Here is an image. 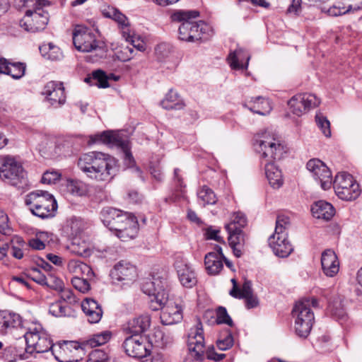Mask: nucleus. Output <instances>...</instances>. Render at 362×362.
<instances>
[{
  "label": "nucleus",
  "mask_w": 362,
  "mask_h": 362,
  "mask_svg": "<svg viewBox=\"0 0 362 362\" xmlns=\"http://www.w3.org/2000/svg\"><path fill=\"white\" fill-rule=\"evenodd\" d=\"M255 145L261 153L260 163L264 166L269 185L274 189H279L283 185L284 179L281 170L275 164V161L284 157L286 153V147L279 139L269 132H265L259 139H257Z\"/></svg>",
  "instance_id": "nucleus-1"
},
{
  "label": "nucleus",
  "mask_w": 362,
  "mask_h": 362,
  "mask_svg": "<svg viewBox=\"0 0 362 362\" xmlns=\"http://www.w3.org/2000/svg\"><path fill=\"white\" fill-rule=\"evenodd\" d=\"M78 167L87 177L98 182L110 181L118 170L117 160L100 151H91L80 156Z\"/></svg>",
  "instance_id": "nucleus-2"
},
{
  "label": "nucleus",
  "mask_w": 362,
  "mask_h": 362,
  "mask_svg": "<svg viewBox=\"0 0 362 362\" xmlns=\"http://www.w3.org/2000/svg\"><path fill=\"white\" fill-rule=\"evenodd\" d=\"M197 11H179L175 12L171 18L173 21L181 22L179 27V38L183 41L194 42L205 38L211 31L209 25L202 21H194L199 16Z\"/></svg>",
  "instance_id": "nucleus-3"
},
{
  "label": "nucleus",
  "mask_w": 362,
  "mask_h": 362,
  "mask_svg": "<svg viewBox=\"0 0 362 362\" xmlns=\"http://www.w3.org/2000/svg\"><path fill=\"white\" fill-rule=\"evenodd\" d=\"M45 0H19L22 6L26 8L24 17L21 20V28L30 33H37L43 30L49 21L48 13L44 11L41 6Z\"/></svg>",
  "instance_id": "nucleus-4"
},
{
  "label": "nucleus",
  "mask_w": 362,
  "mask_h": 362,
  "mask_svg": "<svg viewBox=\"0 0 362 362\" xmlns=\"http://www.w3.org/2000/svg\"><path fill=\"white\" fill-rule=\"evenodd\" d=\"M318 307L316 298H303L297 302L292 310L296 334L301 338H306L312 329L315 317L311 308Z\"/></svg>",
  "instance_id": "nucleus-5"
},
{
  "label": "nucleus",
  "mask_w": 362,
  "mask_h": 362,
  "mask_svg": "<svg viewBox=\"0 0 362 362\" xmlns=\"http://www.w3.org/2000/svg\"><path fill=\"white\" fill-rule=\"evenodd\" d=\"M25 202L33 215L42 219L54 216L57 209L55 199L47 191L36 190L29 193Z\"/></svg>",
  "instance_id": "nucleus-6"
},
{
  "label": "nucleus",
  "mask_w": 362,
  "mask_h": 362,
  "mask_svg": "<svg viewBox=\"0 0 362 362\" xmlns=\"http://www.w3.org/2000/svg\"><path fill=\"white\" fill-rule=\"evenodd\" d=\"M187 345L189 351L197 360H203L205 354L208 359L216 361H219L225 357V354H217L213 349L206 350L202 324L199 319L189 330Z\"/></svg>",
  "instance_id": "nucleus-7"
},
{
  "label": "nucleus",
  "mask_w": 362,
  "mask_h": 362,
  "mask_svg": "<svg viewBox=\"0 0 362 362\" xmlns=\"http://www.w3.org/2000/svg\"><path fill=\"white\" fill-rule=\"evenodd\" d=\"M99 142L111 146L120 148L124 155V165L128 168L134 166L135 160L130 152L129 139L123 133L115 131H107L90 136L89 144Z\"/></svg>",
  "instance_id": "nucleus-8"
},
{
  "label": "nucleus",
  "mask_w": 362,
  "mask_h": 362,
  "mask_svg": "<svg viewBox=\"0 0 362 362\" xmlns=\"http://www.w3.org/2000/svg\"><path fill=\"white\" fill-rule=\"evenodd\" d=\"M73 43L76 49L83 52H95L97 58L105 54L104 43L96 39L95 34L87 28L76 26L73 32ZM98 60L93 59V62Z\"/></svg>",
  "instance_id": "nucleus-9"
},
{
  "label": "nucleus",
  "mask_w": 362,
  "mask_h": 362,
  "mask_svg": "<svg viewBox=\"0 0 362 362\" xmlns=\"http://www.w3.org/2000/svg\"><path fill=\"white\" fill-rule=\"evenodd\" d=\"M0 177L18 188L27 185L26 173L22 165L11 156H4L0 159Z\"/></svg>",
  "instance_id": "nucleus-10"
},
{
  "label": "nucleus",
  "mask_w": 362,
  "mask_h": 362,
  "mask_svg": "<svg viewBox=\"0 0 362 362\" xmlns=\"http://www.w3.org/2000/svg\"><path fill=\"white\" fill-rule=\"evenodd\" d=\"M166 287L165 279L160 276H152L144 282L142 290L151 297L150 307L153 310H159L167 302L168 293Z\"/></svg>",
  "instance_id": "nucleus-11"
},
{
  "label": "nucleus",
  "mask_w": 362,
  "mask_h": 362,
  "mask_svg": "<svg viewBox=\"0 0 362 362\" xmlns=\"http://www.w3.org/2000/svg\"><path fill=\"white\" fill-rule=\"evenodd\" d=\"M25 339L30 356L47 352L53 346L48 334L40 325L30 328L25 334Z\"/></svg>",
  "instance_id": "nucleus-12"
},
{
  "label": "nucleus",
  "mask_w": 362,
  "mask_h": 362,
  "mask_svg": "<svg viewBox=\"0 0 362 362\" xmlns=\"http://www.w3.org/2000/svg\"><path fill=\"white\" fill-rule=\"evenodd\" d=\"M72 144L71 138L45 136L39 144V151L45 158H56L68 153Z\"/></svg>",
  "instance_id": "nucleus-13"
},
{
  "label": "nucleus",
  "mask_w": 362,
  "mask_h": 362,
  "mask_svg": "<svg viewBox=\"0 0 362 362\" xmlns=\"http://www.w3.org/2000/svg\"><path fill=\"white\" fill-rule=\"evenodd\" d=\"M332 185L339 198L346 201L356 199L361 194L359 185L346 173H339L335 176Z\"/></svg>",
  "instance_id": "nucleus-14"
},
{
  "label": "nucleus",
  "mask_w": 362,
  "mask_h": 362,
  "mask_svg": "<svg viewBox=\"0 0 362 362\" xmlns=\"http://www.w3.org/2000/svg\"><path fill=\"white\" fill-rule=\"evenodd\" d=\"M126 354L133 358H144L150 355L152 345L140 335L130 336L123 342Z\"/></svg>",
  "instance_id": "nucleus-15"
},
{
  "label": "nucleus",
  "mask_w": 362,
  "mask_h": 362,
  "mask_svg": "<svg viewBox=\"0 0 362 362\" xmlns=\"http://www.w3.org/2000/svg\"><path fill=\"white\" fill-rule=\"evenodd\" d=\"M306 167L313 178L320 184L322 189L327 190L332 187V173L322 161L316 158L311 159L307 163Z\"/></svg>",
  "instance_id": "nucleus-16"
},
{
  "label": "nucleus",
  "mask_w": 362,
  "mask_h": 362,
  "mask_svg": "<svg viewBox=\"0 0 362 362\" xmlns=\"http://www.w3.org/2000/svg\"><path fill=\"white\" fill-rule=\"evenodd\" d=\"M80 345L75 341H64L53 344L52 354L60 362H71L75 360L76 353L80 351Z\"/></svg>",
  "instance_id": "nucleus-17"
},
{
  "label": "nucleus",
  "mask_w": 362,
  "mask_h": 362,
  "mask_svg": "<svg viewBox=\"0 0 362 362\" xmlns=\"http://www.w3.org/2000/svg\"><path fill=\"white\" fill-rule=\"evenodd\" d=\"M42 93L49 104L54 108L60 107L66 102L64 88L61 82L49 81L47 83Z\"/></svg>",
  "instance_id": "nucleus-18"
},
{
  "label": "nucleus",
  "mask_w": 362,
  "mask_h": 362,
  "mask_svg": "<svg viewBox=\"0 0 362 362\" xmlns=\"http://www.w3.org/2000/svg\"><path fill=\"white\" fill-rule=\"evenodd\" d=\"M160 309L161 310L160 320L163 325H174L180 322L182 319V308L168 298Z\"/></svg>",
  "instance_id": "nucleus-19"
},
{
  "label": "nucleus",
  "mask_w": 362,
  "mask_h": 362,
  "mask_svg": "<svg viewBox=\"0 0 362 362\" xmlns=\"http://www.w3.org/2000/svg\"><path fill=\"white\" fill-rule=\"evenodd\" d=\"M179 281L186 288L196 285L197 280L194 269L182 258H177L174 264Z\"/></svg>",
  "instance_id": "nucleus-20"
},
{
  "label": "nucleus",
  "mask_w": 362,
  "mask_h": 362,
  "mask_svg": "<svg viewBox=\"0 0 362 362\" xmlns=\"http://www.w3.org/2000/svg\"><path fill=\"white\" fill-rule=\"evenodd\" d=\"M110 276L113 280L133 281L136 277V267L130 262L122 260L115 265Z\"/></svg>",
  "instance_id": "nucleus-21"
},
{
  "label": "nucleus",
  "mask_w": 362,
  "mask_h": 362,
  "mask_svg": "<svg viewBox=\"0 0 362 362\" xmlns=\"http://www.w3.org/2000/svg\"><path fill=\"white\" fill-rule=\"evenodd\" d=\"M269 245L274 254L280 257H288L293 250L287 239V233H273L269 238Z\"/></svg>",
  "instance_id": "nucleus-22"
},
{
  "label": "nucleus",
  "mask_w": 362,
  "mask_h": 362,
  "mask_svg": "<svg viewBox=\"0 0 362 362\" xmlns=\"http://www.w3.org/2000/svg\"><path fill=\"white\" fill-rule=\"evenodd\" d=\"M223 258L225 256L222 248L219 245H215L213 252H208L204 257V264L209 274L216 275L219 274L223 267Z\"/></svg>",
  "instance_id": "nucleus-23"
},
{
  "label": "nucleus",
  "mask_w": 362,
  "mask_h": 362,
  "mask_svg": "<svg viewBox=\"0 0 362 362\" xmlns=\"http://www.w3.org/2000/svg\"><path fill=\"white\" fill-rule=\"evenodd\" d=\"M122 218L124 221L115 230L116 235L122 241L135 238L138 232V223L136 217L129 214L127 216H122Z\"/></svg>",
  "instance_id": "nucleus-24"
},
{
  "label": "nucleus",
  "mask_w": 362,
  "mask_h": 362,
  "mask_svg": "<svg viewBox=\"0 0 362 362\" xmlns=\"http://www.w3.org/2000/svg\"><path fill=\"white\" fill-rule=\"evenodd\" d=\"M128 215V213L111 207L104 208L100 212L101 219L104 225L113 231L118 228L120 226L119 225L124 222V220L122 217L127 216Z\"/></svg>",
  "instance_id": "nucleus-25"
},
{
  "label": "nucleus",
  "mask_w": 362,
  "mask_h": 362,
  "mask_svg": "<svg viewBox=\"0 0 362 362\" xmlns=\"http://www.w3.org/2000/svg\"><path fill=\"white\" fill-rule=\"evenodd\" d=\"M321 265L323 273L327 276L333 277L339 272V262L332 250L327 249L322 253Z\"/></svg>",
  "instance_id": "nucleus-26"
},
{
  "label": "nucleus",
  "mask_w": 362,
  "mask_h": 362,
  "mask_svg": "<svg viewBox=\"0 0 362 362\" xmlns=\"http://www.w3.org/2000/svg\"><path fill=\"white\" fill-rule=\"evenodd\" d=\"M81 308L90 323H98L101 320L103 310L95 300L86 298L81 303Z\"/></svg>",
  "instance_id": "nucleus-27"
},
{
  "label": "nucleus",
  "mask_w": 362,
  "mask_h": 362,
  "mask_svg": "<svg viewBox=\"0 0 362 362\" xmlns=\"http://www.w3.org/2000/svg\"><path fill=\"white\" fill-rule=\"evenodd\" d=\"M26 66L21 62H11L4 58H0V74H7L15 79L22 78L25 72Z\"/></svg>",
  "instance_id": "nucleus-28"
},
{
  "label": "nucleus",
  "mask_w": 362,
  "mask_h": 362,
  "mask_svg": "<svg viewBox=\"0 0 362 362\" xmlns=\"http://www.w3.org/2000/svg\"><path fill=\"white\" fill-rule=\"evenodd\" d=\"M30 354L26 347L19 344L7 346L3 352L2 358L7 362H21L28 359Z\"/></svg>",
  "instance_id": "nucleus-29"
},
{
  "label": "nucleus",
  "mask_w": 362,
  "mask_h": 362,
  "mask_svg": "<svg viewBox=\"0 0 362 362\" xmlns=\"http://www.w3.org/2000/svg\"><path fill=\"white\" fill-rule=\"evenodd\" d=\"M151 325V318L149 315H141L135 317L128 322L125 329L132 336L139 335L147 330Z\"/></svg>",
  "instance_id": "nucleus-30"
},
{
  "label": "nucleus",
  "mask_w": 362,
  "mask_h": 362,
  "mask_svg": "<svg viewBox=\"0 0 362 362\" xmlns=\"http://www.w3.org/2000/svg\"><path fill=\"white\" fill-rule=\"evenodd\" d=\"M311 211L315 218L326 221L331 219L335 213L333 206L323 200L315 202L311 207Z\"/></svg>",
  "instance_id": "nucleus-31"
},
{
  "label": "nucleus",
  "mask_w": 362,
  "mask_h": 362,
  "mask_svg": "<svg viewBox=\"0 0 362 362\" xmlns=\"http://www.w3.org/2000/svg\"><path fill=\"white\" fill-rule=\"evenodd\" d=\"M250 59V55L242 48L236 49L228 57V63L233 69H247Z\"/></svg>",
  "instance_id": "nucleus-32"
},
{
  "label": "nucleus",
  "mask_w": 362,
  "mask_h": 362,
  "mask_svg": "<svg viewBox=\"0 0 362 362\" xmlns=\"http://www.w3.org/2000/svg\"><path fill=\"white\" fill-rule=\"evenodd\" d=\"M246 105L252 112L261 115H268L272 109L269 100L261 96L251 98Z\"/></svg>",
  "instance_id": "nucleus-33"
},
{
  "label": "nucleus",
  "mask_w": 362,
  "mask_h": 362,
  "mask_svg": "<svg viewBox=\"0 0 362 362\" xmlns=\"http://www.w3.org/2000/svg\"><path fill=\"white\" fill-rule=\"evenodd\" d=\"M160 105L165 110H181L185 107V103L179 94L170 89L160 101Z\"/></svg>",
  "instance_id": "nucleus-34"
},
{
  "label": "nucleus",
  "mask_w": 362,
  "mask_h": 362,
  "mask_svg": "<svg viewBox=\"0 0 362 362\" xmlns=\"http://www.w3.org/2000/svg\"><path fill=\"white\" fill-rule=\"evenodd\" d=\"M68 271L74 275V277L87 276L93 277L92 269L86 264L76 259H71L67 264Z\"/></svg>",
  "instance_id": "nucleus-35"
},
{
  "label": "nucleus",
  "mask_w": 362,
  "mask_h": 362,
  "mask_svg": "<svg viewBox=\"0 0 362 362\" xmlns=\"http://www.w3.org/2000/svg\"><path fill=\"white\" fill-rule=\"evenodd\" d=\"M228 243L233 250L234 255L240 257L243 252V247L245 243V237L242 229H238L234 231H228Z\"/></svg>",
  "instance_id": "nucleus-36"
},
{
  "label": "nucleus",
  "mask_w": 362,
  "mask_h": 362,
  "mask_svg": "<svg viewBox=\"0 0 362 362\" xmlns=\"http://www.w3.org/2000/svg\"><path fill=\"white\" fill-rule=\"evenodd\" d=\"M67 249L71 253L78 256H88L90 254L89 244L78 237L73 238Z\"/></svg>",
  "instance_id": "nucleus-37"
},
{
  "label": "nucleus",
  "mask_w": 362,
  "mask_h": 362,
  "mask_svg": "<svg viewBox=\"0 0 362 362\" xmlns=\"http://www.w3.org/2000/svg\"><path fill=\"white\" fill-rule=\"evenodd\" d=\"M85 81L100 88H105L110 86L107 74L100 69L93 71L91 76L85 78Z\"/></svg>",
  "instance_id": "nucleus-38"
},
{
  "label": "nucleus",
  "mask_w": 362,
  "mask_h": 362,
  "mask_svg": "<svg viewBox=\"0 0 362 362\" xmlns=\"http://www.w3.org/2000/svg\"><path fill=\"white\" fill-rule=\"evenodd\" d=\"M112 337V332L106 330L94 334L86 340V344L90 347H96L106 344Z\"/></svg>",
  "instance_id": "nucleus-39"
},
{
  "label": "nucleus",
  "mask_w": 362,
  "mask_h": 362,
  "mask_svg": "<svg viewBox=\"0 0 362 362\" xmlns=\"http://www.w3.org/2000/svg\"><path fill=\"white\" fill-rule=\"evenodd\" d=\"M302 93L296 95L288 101V105L293 114L300 116L307 112Z\"/></svg>",
  "instance_id": "nucleus-40"
},
{
  "label": "nucleus",
  "mask_w": 362,
  "mask_h": 362,
  "mask_svg": "<svg viewBox=\"0 0 362 362\" xmlns=\"http://www.w3.org/2000/svg\"><path fill=\"white\" fill-rule=\"evenodd\" d=\"M246 223L247 218L245 214L238 211L232 215L230 223L226 226V230L227 231H234L238 229H242Z\"/></svg>",
  "instance_id": "nucleus-41"
},
{
  "label": "nucleus",
  "mask_w": 362,
  "mask_h": 362,
  "mask_svg": "<svg viewBox=\"0 0 362 362\" xmlns=\"http://www.w3.org/2000/svg\"><path fill=\"white\" fill-rule=\"evenodd\" d=\"M197 196L200 204L203 206L206 204H214L217 202V198L214 192L206 186H203L198 191Z\"/></svg>",
  "instance_id": "nucleus-42"
},
{
  "label": "nucleus",
  "mask_w": 362,
  "mask_h": 362,
  "mask_svg": "<svg viewBox=\"0 0 362 362\" xmlns=\"http://www.w3.org/2000/svg\"><path fill=\"white\" fill-rule=\"evenodd\" d=\"M66 187L68 191L74 195L81 197L88 192V186L79 180H69Z\"/></svg>",
  "instance_id": "nucleus-43"
},
{
  "label": "nucleus",
  "mask_w": 362,
  "mask_h": 362,
  "mask_svg": "<svg viewBox=\"0 0 362 362\" xmlns=\"http://www.w3.org/2000/svg\"><path fill=\"white\" fill-rule=\"evenodd\" d=\"M361 6L360 5L353 6L349 4L348 6L341 5H334L329 9V13L332 16H341L344 15L349 13H354L358 10H360Z\"/></svg>",
  "instance_id": "nucleus-44"
},
{
  "label": "nucleus",
  "mask_w": 362,
  "mask_h": 362,
  "mask_svg": "<svg viewBox=\"0 0 362 362\" xmlns=\"http://www.w3.org/2000/svg\"><path fill=\"white\" fill-rule=\"evenodd\" d=\"M105 16L115 21L122 29L128 30L129 25V21L127 18L118 10L112 8L105 13Z\"/></svg>",
  "instance_id": "nucleus-45"
},
{
  "label": "nucleus",
  "mask_w": 362,
  "mask_h": 362,
  "mask_svg": "<svg viewBox=\"0 0 362 362\" xmlns=\"http://www.w3.org/2000/svg\"><path fill=\"white\" fill-rule=\"evenodd\" d=\"M13 317H19V316L7 314L0 312V333L4 334L8 328L16 326V320Z\"/></svg>",
  "instance_id": "nucleus-46"
},
{
  "label": "nucleus",
  "mask_w": 362,
  "mask_h": 362,
  "mask_svg": "<svg viewBox=\"0 0 362 362\" xmlns=\"http://www.w3.org/2000/svg\"><path fill=\"white\" fill-rule=\"evenodd\" d=\"M93 277H87V276L73 277L71 279V284L73 286L81 293H86L90 290V280Z\"/></svg>",
  "instance_id": "nucleus-47"
},
{
  "label": "nucleus",
  "mask_w": 362,
  "mask_h": 362,
  "mask_svg": "<svg viewBox=\"0 0 362 362\" xmlns=\"http://www.w3.org/2000/svg\"><path fill=\"white\" fill-rule=\"evenodd\" d=\"M291 221L288 216L285 215H279L276 220V227L274 234L287 233L290 227Z\"/></svg>",
  "instance_id": "nucleus-48"
},
{
  "label": "nucleus",
  "mask_w": 362,
  "mask_h": 362,
  "mask_svg": "<svg viewBox=\"0 0 362 362\" xmlns=\"http://www.w3.org/2000/svg\"><path fill=\"white\" fill-rule=\"evenodd\" d=\"M69 307L65 305L62 301H56L49 305V312L55 317H64L68 315Z\"/></svg>",
  "instance_id": "nucleus-49"
},
{
  "label": "nucleus",
  "mask_w": 362,
  "mask_h": 362,
  "mask_svg": "<svg viewBox=\"0 0 362 362\" xmlns=\"http://www.w3.org/2000/svg\"><path fill=\"white\" fill-rule=\"evenodd\" d=\"M315 122L317 127L322 131V133L326 137L331 136V129L329 121L321 113H317L315 115Z\"/></svg>",
  "instance_id": "nucleus-50"
},
{
  "label": "nucleus",
  "mask_w": 362,
  "mask_h": 362,
  "mask_svg": "<svg viewBox=\"0 0 362 362\" xmlns=\"http://www.w3.org/2000/svg\"><path fill=\"white\" fill-rule=\"evenodd\" d=\"M67 226L70 228L72 235H78L85 228L83 221L78 217H72L68 221Z\"/></svg>",
  "instance_id": "nucleus-51"
},
{
  "label": "nucleus",
  "mask_w": 362,
  "mask_h": 362,
  "mask_svg": "<svg viewBox=\"0 0 362 362\" xmlns=\"http://www.w3.org/2000/svg\"><path fill=\"white\" fill-rule=\"evenodd\" d=\"M216 322L218 324H226L230 327L233 325L232 319L223 307H219L216 310Z\"/></svg>",
  "instance_id": "nucleus-52"
},
{
  "label": "nucleus",
  "mask_w": 362,
  "mask_h": 362,
  "mask_svg": "<svg viewBox=\"0 0 362 362\" xmlns=\"http://www.w3.org/2000/svg\"><path fill=\"white\" fill-rule=\"evenodd\" d=\"M109 359L106 352L100 349L92 351L87 360V362H107Z\"/></svg>",
  "instance_id": "nucleus-53"
},
{
  "label": "nucleus",
  "mask_w": 362,
  "mask_h": 362,
  "mask_svg": "<svg viewBox=\"0 0 362 362\" xmlns=\"http://www.w3.org/2000/svg\"><path fill=\"white\" fill-rule=\"evenodd\" d=\"M45 286L59 291V290H62V288H63L64 282L55 275L48 274Z\"/></svg>",
  "instance_id": "nucleus-54"
},
{
  "label": "nucleus",
  "mask_w": 362,
  "mask_h": 362,
  "mask_svg": "<svg viewBox=\"0 0 362 362\" xmlns=\"http://www.w3.org/2000/svg\"><path fill=\"white\" fill-rule=\"evenodd\" d=\"M233 344V338L232 334L228 332L226 336L221 335L217 341V346L222 351L230 349Z\"/></svg>",
  "instance_id": "nucleus-55"
},
{
  "label": "nucleus",
  "mask_w": 362,
  "mask_h": 362,
  "mask_svg": "<svg viewBox=\"0 0 362 362\" xmlns=\"http://www.w3.org/2000/svg\"><path fill=\"white\" fill-rule=\"evenodd\" d=\"M303 97V101L306 107V110L308 111L311 108H314L319 105L320 103V99L316 95L310 93H302Z\"/></svg>",
  "instance_id": "nucleus-56"
},
{
  "label": "nucleus",
  "mask_w": 362,
  "mask_h": 362,
  "mask_svg": "<svg viewBox=\"0 0 362 362\" xmlns=\"http://www.w3.org/2000/svg\"><path fill=\"white\" fill-rule=\"evenodd\" d=\"M59 291L60 292V298L64 302L72 304L77 301L76 297L70 288H64V286H63L62 290Z\"/></svg>",
  "instance_id": "nucleus-57"
},
{
  "label": "nucleus",
  "mask_w": 362,
  "mask_h": 362,
  "mask_svg": "<svg viewBox=\"0 0 362 362\" xmlns=\"http://www.w3.org/2000/svg\"><path fill=\"white\" fill-rule=\"evenodd\" d=\"M220 230L209 226L205 230V237L208 240H214L218 243H224L223 238L219 235Z\"/></svg>",
  "instance_id": "nucleus-58"
},
{
  "label": "nucleus",
  "mask_w": 362,
  "mask_h": 362,
  "mask_svg": "<svg viewBox=\"0 0 362 362\" xmlns=\"http://www.w3.org/2000/svg\"><path fill=\"white\" fill-rule=\"evenodd\" d=\"M332 315L339 320H343L346 317V313L341 307V303H335L329 305Z\"/></svg>",
  "instance_id": "nucleus-59"
},
{
  "label": "nucleus",
  "mask_w": 362,
  "mask_h": 362,
  "mask_svg": "<svg viewBox=\"0 0 362 362\" xmlns=\"http://www.w3.org/2000/svg\"><path fill=\"white\" fill-rule=\"evenodd\" d=\"M253 294L252 289V284L250 281H245L241 288H239L237 294L235 295L236 298H243L247 296Z\"/></svg>",
  "instance_id": "nucleus-60"
},
{
  "label": "nucleus",
  "mask_w": 362,
  "mask_h": 362,
  "mask_svg": "<svg viewBox=\"0 0 362 362\" xmlns=\"http://www.w3.org/2000/svg\"><path fill=\"white\" fill-rule=\"evenodd\" d=\"M60 175L57 172H49L45 173L42 177L41 182L44 184L51 185L55 183L56 181L59 180Z\"/></svg>",
  "instance_id": "nucleus-61"
},
{
  "label": "nucleus",
  "mask_w": 362,
  "mask_h": 362,
  "mask_svg": "<svg viewBox=\"0 0 362 362\" xmlns=\"http://www.w3.org/2000/svg\"><path fill=\"white\" fill-rule=\"evenodd\" d=\"M127 40H130L132 46L138 49L139 51L144 52L146 49V44L144 40H141L139 37H136L134 36H131L128 34Z\"/></svg>",
  "instance_id": "nucleus-62"
},
{
  "label": "nucleus",
  "mask_w": 362,
  "mask_h": 362,
  "mask_svg": "<svg viewBox=\"0 0 362 362\" xmlns=\"http://www.w3.org/2000/svg\"><path fill=\"white\" fill-rule=\"evenodd\" d=\"M32 279L38 284L45 286L47 280V276L42 274L39 269H34L31 273Z\"/></svg>",
  "instance_id": "nucleus-63"
},
{
  "label": "nucleus",
  "mask_w": 362,
  "mask_h": 362,
  "mask_svg": "<svg viewBox=\"0 0 362 362\" xmlns=\"http://www.w3.org/2000/svg\"><path fill=\"white\" fill-rule=\"evenodd\" d=\"M9 231L8 216L2 211H0V233L6 234Z\"/></svg>",
  "instance_id": "nucleus-64"
}]
</instances>
